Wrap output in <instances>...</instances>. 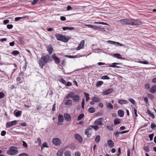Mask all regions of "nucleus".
Segmentation results:
<instances>
[{
    "label": "nucleus",
    "mask_w": 156,
    "mask_h": 156,
    "mask_svg": "<svg viewBox=\"0 0 156 156\" xmlns=\"http://www.w3.org/2000/svg\"><path fill=\"white\" fill-rule=\"evenodd\" d=\"M63 152V150L62 149L58 150L57 153V156H62Z\"/></svg>",
    "instance_id": "27"
},
{
    "label": "nucleus",
    "mask_w": 156,
    "mask_h": 156,
    "mask_svg": "<svg viewBox=\"0 0 156 156\" xmlns=\"http://www.w3.org/2000/svg\"><path fill=\"white\" fill-rule=\"evenodd\" d=\"M69 148H70L71 150H73L76 148V146L74 144H70L69 145Z\"/></svg>",
    "instance_id": "34"
},
{
    "label": "nucleus",
    "mask_w": 156,
    "mask_h": 156,
    "mask_svg": "<svg viewBox=\"0 0 156 156\" xmlns=\"http://www.w3.org/2000/svg\"><path fill=\"white\" fill-rule=\"evenodd\" d=\"M118 103L120 105L127 104H128V101L126 100L120 99L119 100Z\"/></svg>",
    "instance_id": "23"
},
{
    "label": "nucleus",
    "mask_w": 156,
    "mask_h": 156,
    "mask_svg": "<svg viewBox=\"0 0 156 156\" xmlns=\"http://www.w3.org/2000/svg\"><path fill=\"white\" fill-rule=\"evenodd\" d=\"M92 100L94 101L95 102H98L100 101V98L98 97H94L92 98Z\"/></svg>",
    "instance_id": "29"
},
{
    "label": "nucleus",
    "mask_w": 156,
    "mask_h": 156,
    "mask_svg": "<svg viewBox=\"0 0 156 156\" xmlns=\"http://www.w3.org/2000/svg\"><path fill=\"white\" fill-rule=\"evenodd\" d=\"M107 144L108 146L110 147H113L114 146L113 141L111 140H109L107 141Z\"/></svg>",
    "instance_id": "17"
},
{
    "label": "nucleus",
    "mask_w": 156,
    "mask_h": 156,
    "mask_svg": "<svg viewBox=\"0 0 156 156\" xmlns=\"http://www.w3.org/2000/svg\"><path fill=\"white\" fill-rule=\"evenodd\" d=\"M46 48L49 55L52 54L54 51L53 48L51 45L48 46L46 47Z\"/></svg>",
    "instance_id": "11"
},
{
    "label": "nucleus",
    "mask_w": 156,
    "mask_h": 156,
    "mask_svg": "<svg viewBox=\"0 0 156 156\" xmlns=\"http://www.w3.org/2000/svg\"><path fill=\"white\" fill-rule=\"evenodd\" d=\"M42 108V107L40 105H38L37 106V108L34 110V113L39 112V110H40Z\"/></svg>",
    "instance_id": "24"
},
{
    "label": "nucleus",
    "mask_w": 156,
    "mask_h": 156,
    "mask_svg": "<svg viewBox=\"0 0 156 156\" xmlns=\"http://www.w3.org/2000/svg\"><path fill=\"white\" fill-rule=\"evenodd\" d=\"M114 123L115 125H117L121 122V120L118 118H115L114 120Z\"/></svg>",
    "instance_id": "21"
},
{
    "label": "nucleus",
    "mask_w": 156,
    "mask_h": 156,
    "mask_svg": "<svg viewBox=\"0 0 156 156\" xmlns=\"http://www.w3.org/2000/svg\"><path fill=\"white\" fill-rule=\"evenodd\" d=\"M95 111V110L94 107H91L88 109V111L90 113H93Z\"/></svg>",
    "instance_id": "31"
},
{
    "label": "nucleus",
    "mask_w": 156,
    "mask_h": 156,
    "mask_svg": "<svg viewBox=\"0 0 156 156\" xmlns=\"http://www.w3.org/2000/svg\"><path fill=\"white\" fill-rule=\"evenodd\" d=\"M22 142L23 143V145L25 148H27V143L24 141H22Z\"/></svg>",
    "instance_id": "50"
},
{
    "label": "nucleus",
    "mask_w": 156,
    "mask_h": 156,
    "mask_svg": "<svg viewBox=\"0 0 156 156\" xmlns=\"http://www.w3.org/2000/svg\"><path fill=\"white\" fill-rule=\"evenodd\" d=\"M41 58L46 63H48L49 62H51V58L49 56L47 55L44 56L42 57Z\"/></svg>",
    "instance_id": "8"
},
{
    "label": "nucleus",
    "mask_w": 156,
    "mask_h": 156,
    "mask_svg": "<svg viewBox=\"0 0 156 156\" xmlns=\"http://www.w3.org/2000/svg\"><path fill=\"white\" fill-rule=\"evenodd\" d=\"M6 134V132L5 130H3L1 132V135L2 136H5Z\"/></svg>",
    "instance_id": "63"
},
{
    "label": "nucleus",
    "mask_w": 156,
    "mask_h": 156,
    "mask_svg": "<svg viewBox=\"0 0 156 156\" xmlns=\"http://www.w3.org/2000/svg\"><path fill=\"white\" fill-rule=\"evenodd\" d=\"M62 29L64 30H73L74 28L71 27H62Z\"/></svg>",
    "instance_id": "33"
},
{
    "label": "nucleus",
    "mask_w": 156,
    "mask_h": 156,
    "mask_svg": "<svg viewBox=\"0 0 156 156\" xmlns=\"http://www.w3.org/2000/svg\"><path fill=\"white\" fill-rule=\"evenodd\" d=\"M75 93L71 92L67 95L66 97L65 98L67 99H69L70 98H73V95Z\"/></svg>",
    "instance_id": "19"
},
{
    "label": "nucleus",
    "mask_w": 156,
    "mask_h": 156,
    "mask_svg": "<svg viewBox=\"0 0 156 156\" xmlns=\"http://www.w3.org/2000/svg\"><path fill=\"white\" fill-rule=\"evenodd\" d=\"M113 90L114 89L113 88H110L107 89L103 92V95H108L111 93L113 91Z\"/></svg>",
    "instance_id": "10"
},
{
    "label": "nucleus",
    "mask_w": 156,
    "mask_h": 156,
    "mask_svg": "<svg viewBox=\"0 0 156 156\" xmlns=\"http://www.w3.org/2000/svg\"><path fill=\"white\" fill-rule=\"evenodd\" d=\"M39 0H34L31 3V4L33 5H35L38 2Z\"/></svg>",
    "instance_id": "61"
},
{
    "label": "nucleus",
    "mask_w": 156,
    "mask_h": 156,
    "mask_svg": "<svg viewBox=\"0 0 156 156\" xmlns=\"http://www.w3.org/2000/svg\"><path fill=\"white\" fill-rule=\"evenodd\" d=\"M114 56L115 57H117L119 59H123V58L121 57V55L118 53L115 54H114Z\"/></svg>",
    "instance_id": "35"
},
{
    "label": "nucleus",
    "mask_w": 156,
    "mask_h": 156,
    "mask_svg": "<svg viewBox=\"0 0 156 156\" xmlns=\"http://www.w3.org/2000/svg\"><path fill=\"white\" fill-rule=\"evenodd\" d=\"M119 64V63H114L112 64V65H110L108 66H105L104 67H116V68H119V67L118 66H116V65Z\"/></svg>",
    "instance_id": "30"
},
{
    "label": "nucleus",
    "mask_w": 156,
    "mask_h": 156,
    "mask_svg": "<svg viewBox=\"0 0 156 156\" xmlns=\"http://www.w3.org/2000/svg\"><path fill=\"white\" fill-rule=\"evenodd\" d=\"M51 58L54 61L55 63L57 64H59L60 62V59L57 56L56 54L54 53L51 55Z\"/></svg>",
    "instance_id": "4"
},
{
    "label": "nucleus",
    "mask_w": 156,
    "mask_h": 156,
    "mask_svg": "<svg viewBox=\"0 0 156 156\" xmlns=\"http://www.w3.org/2000/svg\"><path fill=\"white\" fill-rule=\"evenodd\" d=\"M19 54V51L17 50L14 51L12 53V54L14 56H16Z\"/></svg>",
    "instance_id": "42"
},
{
    "label": "nucleus",
    "mask_w": 156,
    "mask_h": 156,
    "mask_svg": "<svg viewBox=\"0 0 156 156\" xmlns=\"http://www.w3.org/2000/svg\"><path fill=\"white\" fill-rule=\"evenodd\" d=\"M147 113L151 117L152 119H154L155 118L154 115L148 109H147Z\"/></svg>",
    "instance_id": "32"
},
{
    "label": "nucleus",
    "mask_w": 156,
    "mask_h": 156,
    "mask_svg": "<svg viewBox=\"0 0 156 156\" xmlns=\"http://www.w3.org/2000/svg\"><path fill=\"white\" fill-rule=\"evenodd\" d=\"M114 126V125H112L111 126L108 125L106 127L109 130L112 131L113 130V127Z\"/></svg>",
    "instance_id": "39"
},
{
    "label": "nucleus",
    "mask_w": 156,
    "mask_h": 156,
    "mask_svg": "<svg viewBox=\"0 0 156 156\" xmlns=\"http://www.w3.org/2000/svg\"><path fill=\"white\" fill-rule=\"evenodd\" d=\"M98 30H99L103 32H105L106 31V30H105V28L103 27H101L100 26L98 27Z\"/></svg>",
    "instance_id": "45"
},
{
    "label": "nucleus",
    "mask_w": 156,
    "mask_h": 156,
    "mask_svg": "<svg viewBox=\"0 0 156 156\" xmlns=\"http://www.w3.org/2000/svg\"><path fill=\"white\" fill-rule=\"evenodd\" d=\"M84 115L83 113H82L80 114L78 117L77 120H80L83 119L84 117Z\"/></svg>",
    "instance_id": "37"
},
{
    "label": "nucleus",
    "mask_w": 156,
    "mask_h": 156,
    "mask_svg": "<svg viewBox=\"0 0 156 156\" xmlns=\"http://www.w3.org/2000/svg\"><path fill=\"white\" fill-rule=\"evenodd\" d=\"M91 129L90 128H88L86 130H85V134L87 135V138H89L90 137L91 135V134L89 132V130Z\"/></svg>",
    "instance_id": "15"
},
{
    "label": "nucleus",
    "mask_w": 156,
    "mask_h": 156,
    "mask_svg": "<svg viewBox=\"0 0 156 156\" xmlns=\"http://www.w3.org/2000/svg\"><path fill=\"white\" fill-rule=\"evenodd\" d=\"M119 21L123 25H139L142 24L141 20L133 19H122L119 20Z\"/></svg>",
    "instance_id": "1"
},
{
    "label": "nucleus",
    "mask_w": 156,
    "mask_h": 156,
    "mask_svg": "<svg viewBox=\"0 0 156 156\" xmlns=\"http://www.w3.org/2000/svg\"><path fill=\"white\" fill-rule=\"evenodd\" d=\"M94 24H101L105 25H108L106 23L103 22H94Z\"/></svg>",
    "instance_id": "44"
},
{
    "label": "nucleus",
    "mask_w": 156,
    "mask_h": 156,
    "mask_svg": "<svg viewBox=\"0 0 156 156\" xmlns=\"http://www.w3.org/2000/svg\"><path fill=\"white\" fill-rule=\"evenodd\" d=\"M85 44V41L84 40H83L81 41L79 45V46L77 47L76 49L77 50H79L81 49L84 46Z\"/></svg>",
    "instance_id": "13"
},
{
    "label": "nucleus",
    "mask_w": 156,
    "mask_h": 156,
    "mask_svg": "<svg viewBox=\"0 0 156 156\" xmlns=\"http://www.w3.org/2000/svg\"><path fill=\"white\" fill-rule=\"evenodd\" d=\"M156 127V126L155 124L154 123H151V128L153 129H154Z\"/></svg>",
    "instance_id": "53"
},
{
    "label": "nucleus",
    "mask_w": 156,
    "mask_h": 156,
    "mask_svg": "<svg viewBox=\"0 0 156 156\" xmlns=\"http://www.w3.org/2000/svg\"><path fill=\"white\" fill-rule=\"evenodd\" d=\"M52 143L55 145L59 146L61 144V141L60 139L58 138H56L53 139Z\"/></svg>",
    "instance_id": "6"
},
{
    "label": "nucleus",
    "mask_w": 156,
    "mask_h": 156,
    "mask_svg": "<svg viewBox=\"0 0 156 156\" xmlns=\"http://www.w3.org/2000/svg\"><path fill=\"white\" fill-rule=\"evenodd\" d=\"M36 143L38 144H40L41 143V140L40 138H38L37 140L35 141Z\"/></svg>",
    "instance_id": "58"
},
{
    "label": "nucleus",
    "mask_w": 156,
    "mask_h": 156,
    "mask_svg": "<svg viewBox=\"0 0 156 156\" xmlns=\"http://www.w3.org/2000/svg\"><path fill=\"white\" fill-rule=\"evenodd\" d=\"M118 115L121 117H122L124 116V112L122 109H119L117 112Z\"/></svg>",
    "instance_id": "16"
},
{
    "label": "nucleus",
    "mask_w": 156,
    "mask_h": 156,
    "mask_svg": "<svg viewBox=\"0 0 156 156\" xmlns=\"http://www.w3.org/2000/svg\"><path fill=\"white\" fill-rule=\"evenodd\" d=\"M18 156H28V155L26 153H22L20 154Z\"/></svg>",
    "instance_id": "62"
},
{
    "label": "nucleus",
    "mask_w": 156,
    "mask_h": 156,
    "mask_svg": "<svg viewBox=\"0 0 156 156\" xmlns=\"http://www.w3.org/2000/svg\"><path fill=\"white\" fill-rule=\"evenodd\" d=\"M107 42L111 44H116L117 42L109 40L107 41Z\"/></svg>",
    "instance_id": "48"
},
{
    "label": "nucleus",
    "mask_w": 156,
    "mask_h": 156,
    "mask_svg": "<svg viewBox=\"0 0 156 156\" xmlns=\"http://www.w3.org/2000/svg\"><path fill=\"white\" fill-rule=\"evenodd\" d=\"M59 81L64 84H65L66 82V81L62 78L60 79Z\"/></svg>",
    "instance_id": "47"
},
{
    "label": "nucleus",
    "mask_w": 156,
    "mask_h": 156,
    "mask_svg": "<svg viewBox=\"0 0 156 156\" xmlns=\"http://www.w3.org/2000/svg\"><path fill=\"white\" fill-rule=\"evenodd\" d=\"M75 138L80 143H81L82 142V136L79 134H76L74 136Z\"/></svg>",
    "instance_id": "12"
},
{
    "label": "nucleus",
    "mask_w": 156,
    "mask_h": 156,
    "mask_svg": "<svg viewBox=\"0 0 156 156\" xmlns=\"http://www.w3.org/2000/svg\"><path fill=\"white\" fill-rule=\"evenodd\" d=\"M154 133H153L149 135L148 136L150 138V141H152L153 140V137L154 136Z\"/></svg>",
    "instance_id": "49"
},
{
    "label": "nucleus",
    "mask_w": 156,
    "mask_h": 156,
    "mask_svg": "<svg viewBox=\"0 0 156 156\" xmlns=\"http://www.w3.org/2000/svg\"><path fill=\"white\" fill-rule=\"evenodd\" d=\"M101 139V137L99 135H97L95 139V141L97 144L98 143Z\"/></svg>",
    "instance_id": "28"
},
{
    "label": "nucleus",
    "mask_w": 156,
    "mask_h": 156,
    "mask_svg": "<svg viewBox=\"0 0 156 156\" xmlns=\"http://www.w3.org/2000/svg\"><path fill=\"white\" fill-rule=\"evenodd\" d=\"M103 118H100L96 119L94 122V124L95 125H101L103 121Z\"/></svg>",
    "instance_id": "9"
},
{
    "label": "nucleus",
    "mask_w": 156,
    "mask_h": 156,
    "mask_svg": "<svg viewBox=\"0 0 156 156\" xmlns=\"http://www.w3.org/2000/svg\"><path fill=\"white\" fill-rule=\"evenodd\" d=\"M58 122H57V124L58 125H59L62 124L60 123H62L63 122L64 120V118L63 115L61 114L59 115H58Z\"/></svg>",
    "instance_id": "7"
},
{
    "label": "nucleus",
    "mask_w": 156,
    "mask_h": 156,
    "mask_svg": "<svg viewBox=\"0 0 156 156\" xmlns=\"http://www.w3.org/2000/svg\"><path fill=\"white\" fill-rule=\"evenodd\" d=\"M65 120H66V121H70L71 119V116L67 114H64V115Z\"/></svg>",
    "instance_id": "14"
},
{
    "label": "nucleus",
    "mask_w": 156,
    "mask_h": 156,
    "mask_svg": "<svg viewBox=\"0 0 156 156\" xmlns=\"http://www.w3.org/2000/svg\"><path fill=\"white\" fill-rule=\"evenodd\" d=\"M106 106L108 108L111 109L113 108V106L110 103H106Z\"/></svg>",
    "instance_id": "41"
},
{
    "label": "nucleus",
    "mask_w": 156,
    "mask_h": 156,
    "mask_svg": "<svg viewBox=\"0 0 156 156\" xmlns=\"http://www.w3.org/2000/svg\"><path fill=\"white\" fill-rule=\"evenodd\" d=\"M98 27L99 26H94V25H92L91 28H92L95 30H97L98 29Z\"/></svg>",
    "instance_id": "57"
},
{
    "label": "nucleus",
    "mask_w": 156,
    "mask_h": 156,
    "mask_svg": "<svg viewBox=\"0 0 156 156\" xmlns=\"http://www.w3.org/2000/svg\"><path fill=\"white\" fill-rule=\"evenodd\" d=\"M129 101H130L132 104L133 105H135V101L134 99H132L131 98H129Z\"/></svg>",
    "instance_id": "54"
},
{
    "label": "nucleus",
    "mask_w": 156,
    "mask_h": 156,
    "mask_svg": "<svg viewBox=\"0 0 156 156\" xmlns=\"http://www.w3.org/2000/svg\"><path fill=\"white\" fill-rule=\"evenodd\" d=\"M150 91L152 93L156 92V85L153 86L150 89Z\"/></svg>",
    "instance_id": "25"
},
{
    "label": "nucleus",
    "mask_w": 156,
    "mask_h": 156,
    "mask_svg": "<svg viewBox=\"0 0 156 156\" xmlns=\"http://www.w3.org/2000/svg\"><path fill=\"white\" fill-rule=\"evenodd\" d=\"M101 78L103 80H109L110 79L109 77L107 75H105L102 76Z\"/></svg>",
    "instance_id": "51"
},
{
    "label": "nucleus",
    "mask_w": 156,
    "mask_h": 156,
    "mask_svg": "<svg viewBox=\"0 0 156 156\" xmlns=\"http://www.w3.org/2000/svg\"><path fill=\"white\" fill-rule=\"evenodd\" d=\"M80 153L79 151L76 152L75 153V156H80Z\"/></svg>",
    "instance_id": "64"
},
{
    "label": "nucleus",
    "mask_w": 156,
    "mask_h": 156,
    "mask_svg": "<svg viewBox=\"0 0 156 156\" xmlns=\"http://www.w3.org/2000/svg\"><path fill=\"white\" fill-rule=\"evenodd\" d=\"M5 94L2 92H0V98H2L5 97Z\"/></svg>",
    "instance_id": "60"
},
{
    "label": "nucleus",
    "mask_w": 156,
    "mask_h": 156,
    "mask_svg": "<svg viewBox=\"0 0 156 156\" xmlns=\"http://www.w3.org/2000/svg\"><path fill=\"white\" fill-rule=\"evenodd\" d=\"M147 96L148 98L151 99H154V98L153 95L151 94H148Z\"/></svg>",
    "instance_id": "56"
},
{
    "label": "nucleus",
    "mask_w": 156,
    "mask_h": 156,
    "mask_svg": "<svg viewBox=\"0 0 156 156\" xmlns=\"http://www.w3.org/2000/svg\"><path fill=\"white\" fill-rule=\"evenodd\" d=\"M56 39L58 41H62L64 42H67L69 40L70 38L68 36L63 35L60 34H55Z\"/></svg>",
    "instance_id": "2"
},
{
    "label": "nucleus",
    "mask_w": 156,
    "mask_h": 156,
    "mask_svg": "<svg viewBox=\"0 0 156 156\" xmlns=\"http://www.w3.org/2000/svg\"><path fill=\"white\" fill-rule=\"evenodd\" d=\"M43 147H48V146L47 145V143L44 142L43 143V144L41 146V150H42V148Z\"/></svg>",
    "instance_id": "52"
},
{
    "label": "nucleus",
    "mask_w": 156,
    "mask_h": 156,
    "mask_svg": "<svg viewBox=\"0 0 156 156\" xmlns=\"http://www.w3.org/2000/svg\"><path fill=\"white\" fill-rule=\"evenodd\" d=\"M73 100L75 101V102H78L80 100V97L79 96L77 95H73Z\"/></svg>",
    "instance_id": "18"
},
{
    "label": "nucleus",
    "mask_w": 156,
    "mask_h": 156,
    "mask_svg": "<svg viewBox=\"0 0 156 156\" xmlns=\"http://www.w3.org/2000/svg\"><path fill=\"white\" fill-rule=\"evenodd\" d=\"M148 146H145L144 147L143 149L144 150L147 152H149L150 150Z\"/></svg>",
    "instance_id": "46"
},
{
    "label": "nucleus",
    "mask_w": 156,
    "mask_h": 156,
    "mask_svg": "<svg viewBox=\"0 0 156 156\" xmlns=\"http://www.w3.org/2000/svg\"><path fill=\"white\" fill-rule=\"evenodd\" d=\"M72 101L70 99H68L64 103V104L67 106H70L72 105Z\"/></svg>",
    "instance_id": "20"
},
{
    "label": "nucleus",
    "mask_w": 156,
    "mask_h": 156,
    "mask_svg": "<svg viewBox=\"0 0 156 156\" xmlns=\"http://www.w3.org/2000/svg\"><path fill=\"white\" fill-rule=\"evenodd\" d=\"M21 113L22 112L20 111H18L16 112V110H15L14 112V114L16 117H18L20 116L21 115Z\"/></svg>",
    "instance_id": "26"
},
{
    "label": "nucleus",
    "mask_w": 156,
    "mask_h": 156,
    "mask_svg": "<svg viewBox=\"0 0 156 156\" xmlns=\"http://www.w3.org/2000/svg\"><path fill=\"white\" fill-rule=\"evenodd\" d=\"M7 27L8 29H11L13 27V26L12 24H8Z\"/></svg>",
    "instance_id": "59"
},
{
    "label": "nucleus",
    "mask_w": 156,
    "mask_h": 156,
    "mask_svg": "<svg viewBox=\"0 0 156 156\" xmlns=\"http://www.w3.org/2000/svg\"><path fill=\"white\" fill-rule=\"evenodd\" d=\"M65 156H71V154L70 151H66L64 153Z\"/></svg>",
    "instance_id": "40"
},
{
    "label": "nucleus",
    "mask_w": 156,
    "mask_h": 156,
    "mask_svg": "<svg viewBox=\"0 0 156 156\" xmlns=\"http://www.w3.org/2000/svg\"><path fill=\"white\" fill-rule=\"evenodd\" d=\"M85 104V100L84 98H83L82 100V101L81 103V107L83 109L84 108V105Z\"/></svg>",
    "instance_id": "55"
},
{
    "label": "nucleus",
    "mask_w": 156,
    "mask_h": 156,
    "mask_svg": "<svg viewBox=\"0 0 156 156\" xmlns=\"http://www.w3.org/2000/svg\"><path fill=\"white\" fill-rule=\"evenodd\" d=\"M103 83V82L102 81H98L97 82L96 84V86L97 87H98L99 86L101 85Z\"/></svg>",
    "instance_id": "38"
},
{
    "label": "nucleus",
    "mask_w": 156,
    "mask_h": 156,
    "mask_svg": "<svg viewBox=\"0 0 156 156\" xmlns=\"http://www.w3.org/2000/svg\"><path fill=\"white\" fill-rule=\"evenodd\" d=\"M16 80L17 81L19 82L18 84H20L23 83V81H21V77H17L16 79Z\"/></svg>",
    "instance_id": "43"
},
{
    "label": "nucleus",
    "mask_w": 156,
    "mask_h": 156,
    "mask_svg": "<svg viewBox=\"0 0 156 156\" xmlns=\"http://www.w3.org/2000/svg\"><path fill=\"white\" fill-rule=\"evenodd\" d=\"M7 154L9 155H14L18 153L17 148L15 146L11 147L9 150L6 152Z\"/></svg>",
    "instance_id": "3"
},
{
    "label": "nucleus",
    "mask_w": 156,
    "mask_h": 156,
    "mask_svg": "<svg viewBox=\"0 0 156 156\" xmlns=\"http://www.w3.org/2000/svg\"><path fill=\"white\" fill-rule=\"evenodd\" d=\"M84 94L85 95V97L86 98V101L87 102L90 99V98L89 97L90 95H89V94L87 93H86L84 92Z\"/></svg>",
    "instance_id": "36"
},
{
    "label": "nucleus",
    "mask_w": 156,
    "mask_h": 156,
    "mask_svg": "<svg viewBox=\"0 0 156 156\" xmlns=\"http://www.w3.org/2000/svg\"><path fill=\"white\" fill-rule=\"evenodd\" d=\"M46 63L41 58L39 61V64L41 67H43V66L45 65Z\"/></svg>",
    "instance_id": "22"
},
{
    "label": "nucleus",
    "mask_w": 156,
    "mask_h": 156,
    "mask_svg": "<svg viewBox=\"0 0 156 156\" xmlns=\"http://www.w3.org/2000/svg\"><path fill=\"white\" fill-rule=\"evenodd\" d=\"M17 123V122L16 120L8 122L6 123V127L7 128H10L12 126L15 125Z\"/></svg>",
    "instance_id": "5"
}]
</instances>
